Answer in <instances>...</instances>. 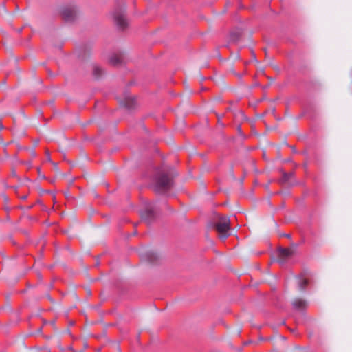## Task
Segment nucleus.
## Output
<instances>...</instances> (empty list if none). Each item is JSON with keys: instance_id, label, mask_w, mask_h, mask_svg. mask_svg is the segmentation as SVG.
<instances>
[{"instance_id": "22", "label": "nucleus", "mask_w": 352, "mask_h": 352, "mask_svg": "<svg viewBox=\"0 0 352 352\" xmlns=\"http://www.w3.org/2000/svg\"><path fill=\"white\" fill-rule=\"evenodd\" d=\"M37 144H38V142H37V141H36V142H35V146H36V145H37Z\"/></svg>"}, {"instance_id": "20", "label": "nucleus", "mask_w": 352, "mask_h": 352, "mask_svg": "<svg viewBox=\"0 0 352 352\" xmlns=\"http://www.w3.org/2000/svg\"><path fill=\"white\" fill-rule=\"evenodd\" d=\"M284 236H285V237L288 238V239H290V238H291V234H285Z\"/></svg>"}, {"instance_id": "5", "label": "nucleus", "mask_w": 352, "mask_h": 352, "mask_svg": "<svg viewBox=\"0 0 352 352\" xmlns=\"http://www.w3.org/2000/svg\"><path fill=\"white\" fill-rule=\"evenodd\" d=\"M156 214L155 207L150 204L141 212V216L144 219L150 222L155 217Z\"/></svg>"}, {"instance_id": "19", "label": "nucleus", "mask_w": 352, "mask_h": 352, "mask_svg": "<svg viewBox=\"0 0 352 352\" xmlns=\"http://www.w3.org/2000/svg\"><path fill=\"white\" fill-rule=\"evenodd\" d=\"M52 164H53V166H54V167L55 170H58V166H57V164H56V163H54V162H52Z\"/></svg>"}, {"instance_id": "8", "label": "nucleus", "mask_w": 352, "mask_h": 352, "mask_svg": "<svg viewBox=\"0 0 352 352\" xmlns=\"http://www.w3.org/2000/svg\"><path fill=\"white\" fill-rule=\"evenodd\" d=\"M120 106L124 111L127 112L131 111L132 107V100L130 96H125L123 98H121L119 101Z\"/></svg>"}, {"instance_id": "16", "label": "nucleus", "mask_w": 352, "mask_h": 352, "mask_svg": "<svg viewBox=\"0 0 352 352\" xmlns=\"http://www.w3.org/2000/svg\"><path fill=\"white\" fill-rule=\"evenodd\" d=\"M37 171H38V176L42 178V179H45V176L41 174V169L40 168H37Z\"/></svg>"}, {"instance_id": "7", "label": "nucleus", "mask_w": 352, "mask_h": 352, "mask_svg": "<svg viewBox=\"0 0 352 352\" xmlns=\"http://www.w3.org/2000/svg\"><path fill=\"white\" fill-rule=\"evenodd\" d=\"M61 14L65 21H72L76 16V10L72 8H64L61 10Z\"/></svg>"}, {"instance_id": "4", "label": "nucleus", "mask_w": 352, "mask_h": 352, "mask_svg": "<svg viewBox=\"0 0 352 352\" xmlns=\"http://www.w3.org/2000/svg\"><path fill=\"white\" fill-rule=\"evenodd\" d=\"M126 53L124 52H119L111 56L110 63L114 66H120L126 63Z\"/></svg>"}, {"instance_id": "12", "label": "nucleus", "mask_w": 352, "mask_h": 352, "mask_svg": "<svg viewBox=\"0 0 352 352\" xmlns=\"http://www.w3.org/2000/svg\"><path fill=\"white\" fill-rule=\"evenodd\" d=\"M308 285V280L303 279L299 282V288L300 290H304L306 286Z\"/></svg>"}, {"instance_id": "18", "label": "nucleus", "mask_w": 352, "mask_h": 352, "mask_svg": "<svg viewBox=\"0 0 352 352\" xmlns=\"http://www.w3.org/2000/svg\"><path fill=\"white\" fill-rule=\"evenodd\" d=\"M233 58L234 60H237L239 58V54H236L233 56Z\"/></svg>"}, {"instance_id": "9", "label": "nucleus", "mask_w": 352, "mask_h": 352, "mask_svg": "<svg viewBox=\"0 0 352 352\" xmlns=\"http://www.w3.org/2000/svg\"><path fill=\"white\" fill-rule=\"evenodd\" d=\"M292 305L294 309L302 310L307 307V302L305 300L300 298H296L292 301Z\"/></svg>"}, {"instance_id": "3", "label": "nucleus", "mask_w": 352, "mask_h": 352, "mask_svg": "<svg viewBox=\"0 0 352 352\" xmlns=\"http://www.w3.org/2000/svg\"><path fill=\"white\" fill-rule=\"evenodd\" d=\"M215 228L222 237H228V232L230 230V219L226 217H220L219 222L215 225Z\"/></svg>"}, {"instance_id": "2", "label": "nucleus", "mask_w": 352, "mask_h": 352, "mask_svg": "<svg viewBox=\"0 0 352 352\" xmlns=\"http://www.w3.org/2000/svg\"><path fill=\"white\" fill-rule=\"evenodd\" d=\"M125 7L116 8L112 13L113 22L118 29L124 30L128 27V21L126 19Z\"/></svg>"}, {"instance_id": "1", "label": "nucleus", "mask_w": 352, "mask_h": 352, "mask_svg": "<svg viewBox=\"0 0 352 352\" xmlns=\"http://www.w3.org/2000/svg\"><path fill=\"white\" fill-rule=\"evenodd\" d=\"M172 181L167 173L160 172L155 178L154 188L158 192H165L170 188Z\"/></svg>"}, {"instance_id": "15", "label": "nucleus", "mask_w": 352, "mask_h": 352, "mask_svg": "<svg viewBox=\"0 0 352 352\" xmlns=\"http://www.w3.org/2000/svg\"><path fill=\"white\" fill-rule=\"evenodd\" d=\"M45 154H46V157H47V160L48 162H52L51 157H50V152H49V151H48V150H46V151H45Z\"/></svg>"}, {"instance_id": "10", "label": "nucleus", "mask_w": 352, "mask_h": 352, "mask_svg": "<svg viewBox=\"0 0 352 352\" xmlns=\"http://www.w3.org/2000/svg\"><path fill=\"white\" fill-rule=\"evenodd\" d=\"M294 177V173H283V177L280 180L281 184H289Z\"/></svg>"}, {"instance_id": "11", "label": "nucleus", "mask_w": 352, "mask_h": 352, "mask_svg": "<svg viewBox=\"0 0 352 352\" xmlns=\"http://www.w3.org/2000/svg\"><path fill=\"white\" fill-rule=\"evenodd\" d=\"M149 261L151 263H156L160 258V256L156 252H151L148 255Z\"/></svg>"}, {"instance_id": "6", "label": "nucleus", "mask_w": 352, "mask_h": 352, "mask_svg": "<svg viewBox=\"0 0 352 352\" xmlns=\"http://www.w3.org/2000/svg\"><path fill=\"white\" fill-rule=\"evenodd\" d=\"M294 254V251L290 248H283L278 249V261L280 263H283L287 258L290 257Z\"/></svg>"}, {"instance_id": "21", "label": "nucleus", "mask_w": 352, "mask_h": 352, "mask_svg": "<svg viewBox=\"0 0 352 352\" xmlns=\"http://www.w3.org/2000/svg\"><path fill=\"white\" fill-rule=\"evenodd\" d=\"M26 198H27L26 196H24V197H22L23 199H25Z\"/></svg>"}, {"instance_id": "13", "label": "nucleus", "mask_w": 352, "mask_h": 352, "mask_svg": "<svg viewBox=\"0 0 352 352\" xmlns=\"http://www.w3.org/2000/svg\"><path fill=\"white\" fill-rule=\"evenodd\" d=\"M94 74L96 76V77H99L102 74V69L98 66H94Z\"/></svg>"}, {"instance_id": "14", "label": "nucleus", "mask_w": 352, "mask_h": 352, "mask_svg": "<svg viewBox=\"0 0 352 352\" xmlns=\"http://www.w3.org/2000/svg\"><path fill=\"white\" fill-rule=\"evenodd\" d=\"M239 38V34L237 33H232L230 34V39L233 41H236Z\"/></svg>"}, {"instance_id": "17", "label": "nucleus", "mask_w": 352, "mask_h": 352, "mask_svg": "<svg viewBox=\"0 0 352 352\" xmlns=\"http://www.w3.org/2000/svg\"><path fill=\"white\" fill-rule=\"evenodd\" d=\"M30 154L33 157H35L36 155V152L34 149L30 150Z\"/></svg>"}]
</instances>
